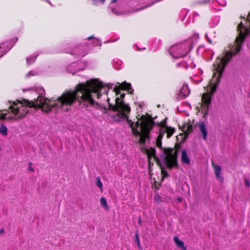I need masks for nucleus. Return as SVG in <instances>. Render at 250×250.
I'll list each match as a JSON object with an SVG mask.
<instances>
[{"label":"nucleus","instance_id":"nucleus-7","mask_svg":"<svg viewBox=\"0 0 250 250\" xmlns=\"http://www.w3.org/2000/svg\"><path fill=\"white\" fill-rule=\"evenodd\" d=\"M202 100L204 110L207 111L211 104L210 96L207 94H204Z\"/></svg>","mask_w":250,"mask_h":250},{"label":"nucleus","instance_id":"nucleus-10","mask_svg":"<svg viewBox=\"0 0 250 250\" xmlns=\"http://www.w3.org/2000/svg\"><path fill=\"white\" fill-rule=\"evenodd\" d=\"M199 127L202 134L203 139L206 140L207 139L208 131L204 123H200L199 125Z\"/></svg>","mask_w":250,"mask_h":250},{"label":"nucleus","instance_id":"nucleus-1","mask_svg":"<svg viewBox=\"0 0 250 250\" xmlns=\"http://www.w3.org/2000/svg\"><path fill=\"white\" fill-rule=\"evenodd\" d=\"M112 83H108L105 87L101 82L97 79L87 81L86 83L78 84L74 90L66 91L59 97L56 100H49L43 97L45 93L44 89L42 87L34 86L29 90H32L39 95L38 97L34 101L23 99L20 104L21 107L17 106L15 102H13V105H11V112L14 116H9L8 118L12 120H19L22 118L26 113L28 112L26 107H35L42 109V111L48 113L52 111L55 113L61 111L68 112L71 108L73 104L77 101L82 108L88 110L96 109L102 111L103 113L106 112V108L95 101V98H100L102 93L107 94L109 89H113L116 96L120 94V90H127L131 94L133 90L131 85L125 81L120 83H117V84L113 86Z\"/></svg>","mask_w":250,"mask_h":250},{"label":"nucleus","instance_id":"nucleus-24","mask_svg":"<svg viewBox=\"0 0 250 250\" xmlns=\"http://www.w3.org/2000/svg\"><path fill=\"white\" fill-rule=\"evenodd\" d=\"M244 181H245V186L249 188L250 186V182L249 179H248L247 178H245Z\"/></svg>","mask_w":250,"mask_h":250},{"label":"nucleus","instance_id":"nucleus-14","mask_svg":"<svg viewBox=\"0 0 250 250\" xmlns=\"http://www.w3.org/2000/svg\"><path fill=\"white\" fill-rule=\"evenodd\" d=\"M8 129L7 127L1 123L0 125V134L3 136H6L7 135Z\"/></svg>","mask_w":250,"mask_h":250},{"label":"nucleus","instance_id":"nucleus-25","mask_svg":"<svg viewBox=\"0 0 250 250\" xmlns=\"http://www.w3.org/2000/svg\"><path fill=\"white\" fill-rule=\"evenodd\" d=\"M218 3L222 6H225L227 4L226 1L224 0H220V1L218 2Z\"/></svg>","mask_w":250,"mask_h":250},{"label":"nucleus","instance_id":"nucleus-20","mask_svg":"<svg viewBox=\"0 0 250 250\" xmlns=\"http://www.w3.org/2000/svg\"><path fill=\"white\" fill-rule=\"evenodd\" d=\"M177 67L182 66L186 69H188V63L186 62H182L178 63L177 64Z\"/></svg>","mask_w":250,"mask_h":250},{"label":"nucleus","instance_id":"nucleus-18","mask_svg":"<svg viewBox=\"0 0 250 250\" xmlns=\"http://www.w3.org/2000/svg\"><path fill=\"white\" fill-rule=\"evenodd\" d=\"M96 186L102 190H103V184L101 181V179L100 177L98 176L96 178Z\"/></svg>","mask_w":250,"mask_h":250},{"label":"nucleus","instance_id":"nucleus-39","mask_svg":"<svg viewBox=\"0 0 250 250\" xmlns=\"http://www.w3.org/2000/svg\"><path fill=\"white\" fill-rule=\"evenodd\" d=\"M166 175H167V172H166Z\"/></svg>","mask_w":250,"mask_h":250},{"label":"nucleus","instance_id":"nucleus-13","mask_svg":"<svg viewBox=\"0 0 250 250\" xmlns=\"http://www.w3.org/2000/svg\"><path fill=\"white\" fill-rule=\"evenodd\" d=\"M38 55V54L35 53L34 54L26 58L27 64L29 65L34 62L36 61Z\"/></svg>","mask_w":250,"mask_h":250},{"label":"nucleus","instance_id":"nucleus-35","mask_svg":"<svg viewBox=\"0 0 250 250\" xmlns=\"http://www.w3.org/2000/svg\"><path fill=\"white\" fill-rule=\"evenodd\" d=\"M159 198V196H155V197H154V199H155V200H157V198Z\"/></svg>","mask_w":250,"mask_h":250},{"label":"nucleus","instance_id":"nucleus-29","mask_svg":"<svg viewBox=\"0 0 250 250\" xmlns=\"http://www.w3.org/2000/svg\"><path fill=\"white\" fill-rule=\"evenodd\" d=\"M3 232H4V229H0V234H2Z\"/></svg>","mask_w":250,"mask_h":250},{"label":"nucleus","instance_id":"nucleus-4","mask_svg":"<svg viewBox=\"0 0 250 250\" xmlns=\"http://www.w3.org/2000/svg\"><path fill=\"white\" fill-rule=\"evenodd\" d=\"M174 131V129L168 128L167 127L161 128L159 130V134L156 139L157 146L162 149V139L164 134L165 132H167V137L169 138L172 135ZM163 149L165 154L166 155L164 157V161L167 166L169 168L177 166V150L173 148H163Z\"/></svg>","mask_w":250,"mask_h":250},{"label":"nucleus","instance_id":"nucleus-34","mask_svg":"<svg viewBox=\"0 0 250 250\" xmlns=\"http://www.w3.org/2000/svg\"><path fill=\"white\" fill-rule=\"evenodd\" d=\"M208 42L209 43H211V41L210 39H208Z\"/></svg>","mask_w":250,"mask_h":250},{"label":"nucleus","instance_id":"nucleus-19","mask_svg":"<svg viewBox=\"0 0 250 250\" xmlns=\"http://www.w3.org/2000/svg\"><path fill=\"white\" fill-rule=\"evenodd\" d=\"M121 64L122 62L120 60L114 61L113 62L114 66L117 69H119L121 68Z\"/></svg>","mask_w":250,"mask_h":250},{"label":"nucleus","instance_id":"nucleus-17","mask_svg":"<svg viewBox=\"0 0 250 250\" xmlns=\"http://www.w3.org/2000/svg\"><path fill=\"white\" fill-rule=\"evenodd\" d=\"M100 201L101 206L104 208H105L107 209L108 208L105 198L103 197L101 198Z\"/></svg>","mask_w":250,"mask_h":250},{"label":"nucleus","instance_id":"nucleus-33","mask_svg":"<svg viewBox=\"0 0 250 250\" xmlns=\"http://www.w3.org/2000/svg\"><path fill=\"white\" fill-rule=\"evenodd\" d=\"M116 1H117V0H112L111 2H112V3H115Z\"/></svg>","mask_w":250,"mask_h":250},{"label":"nucleus","instance_id":"nucleus-12","mask_svg":"<svg viewBox=\"0 0 250 250\" xmlns=\"http://www.w3.org/2000/svg\"><path fill=\"white\" fill-rule=\"evenodd\" d=\"M173 240L176 246L179 248H181L182 250H187V248L184 246V242L181 241L178 237L175 236Z\"/></svg>","mask_w":250,"mask_h":250},{"label":"nucleus","instance_id":"nucleus-21","mask_svg":"<svg viewBox=\"0 0 250 250\" xmlns=\"http://www.w3.org/2000/svg\"><path fill=\"white\" fill-rule=\"evenodd\" d=\"M93 44L94 46L100 45L101 46L102 44V42L98 39L94 38V41L93 42Z\"/></svg>","mask_w":250,"mask_h":250},{"label":"nucleus","instance_id":"nucleus-28","mask_svg":"<svg viewBox=\"0 0 250 250\" xmlns=\"http://www.w3.org/2000/svg\"><path fill=\"white\" fill-rule=\"evenodd\" d=\"M33 71H30V72L27 74V76L28 77H29V76H33V75H34V74H33Z\"/></svg>","mask_w":250,"mask_h":250},{"label":"nucleus","instance_id":"nucleus-36","mask_svg":"<svg viewBox=\"0 0 250 250\" xmlns=\"http://www.w3.org/2000/svg\"><path fill=\"white\" fill-rule=\"evenodd\" d=\"M112 11L113 13H115L114 10L113 9H112Z\"/></svg>","mask_w":250,"mask_h":250},{"label":"nucleus","instance_id":"nucleus-5","mask_svg":"<svg viewBox=\"0 0 250 250\" xmlns=\"http://www.w3.org/2000/svg\"><path fill=\"white\" fill-rule=\"evenodd\" d=\"M191 49V43L186 42L171 46L169 52L173 58L178 59L185 57Z\"/></svg>","mask_w":250,"mask_h":250},{"label":"nucleus","instance_id":"nucleus-37","mask_svg":"<svg viewBox=\"0 0 250 250\" xmlns=\"http://www.w3.org/2000/svg\"><path fill=\"white\" fill-rule=\"evenodd\" d=\"M249 97H250V92L249 93Z\"/></svg>","mask_w":250,"mask_h":250},{"label":"nucleus","instance_id":"nucleus-31","mask_svg":"<svg viewBox=\"0 0 250 250\" xmlns=\"http://www.w3.org/2000/svg\"><path fill=\"white\" fill-rule=\"evenodd\" d=\"M29 170H30L31 171H34V169L32 167H30L29 168Z\"/></svg>","mask_w":250,"mask_h":250},{"label":"nucleus","instance_id":"nucleus-26","mask_svg":"<svg viewBox=\"0 0 250 250\" xmlns=\"http://www.w3.org/2000/svg\"><path fill=\"white\" fill-rule=\"evenodd\" d=\"M188 130L189 132H192V125H188Z\"/></svg>","mask_w":250,"mask_h":250},{"label":"nucleus","instance_id":"nucleus-9","mask_svg":"<svg viewBox=\"0 0 250 250\" xmlns=\"http://www.w3.org/2000/svg\"><path fill=\"white\" fill-rule=\"evenodd\" d=\"M9 42H6L0 44V58L11 48L12 46L9 47Z\"/></svg>","mask_w":250,"mask_h":250},{"label":"nucleus","instance_id":"nucleus-22","mask_svg":"<svg viewBox=\"0 0 250 250\" xmlns=\"http://www.w3.org/2000/svg\"><path fill=\"white\" fill-rule=\"evenodd\" d=\"M135 237V242L137 243L138 246L139 247H140V246H141V244H140V240H139V234H138V232H137L136 233Z\"/></svg>","mask_w":250,"mask_h":250},{"label":"nucleus","instance_id":"nucleus-2","mask_svg":"<svg viewBox=\"0 0 250 250\" xmlns=\"http://www.w3.org/2000/svg\"><path fill=\"white\" fill-rule=\"evenodd\" d=\"M125 96V94L123 93L121 94L120 96L117 97L115 104L109 103L110 109L116 112L115 115H112L113 120L116 122L126 121L135 137L136 142L141 145H145L146 140L149 138V133L152 129L154 122L152 119H146L143 117L144 119L142 124H140L139 122L137 121L135 125L134 123L128 119L130 107L124 102L123 99Z\"/></svg>","mask_w":250,"mask_h":250},{"label":"nucleus","instance_id":"nucleus-23","mask_svg":"<svg viewBox=\"0 0 250 250\" xmlns=\"http://www.w3.org/2000/svg\"><path fill=\"white\" fill-rule=\"evenodd\" d=\"M105 0H92V3L94 5H97L100 3L103 4Z\"/></svg>","mask_w":250,"mask_h":250},{"label":"nucleus","instance_id":"nucleus-15","mask_svg":"<svg viewBox=\"0 0 250 250\" xmlns=\"http://www.w3.org/2000/svg\"><path fill=\"white\" fill-rule=\"evenodd\" d=\"M146 153L149 157H154L156 153V150L154 148L150 147L146 149Z\"/></svg>","mask_w":250,"mask_h":250},{"label":"nucleus","instance_id":"nucleus-27","mask_svg":"<svg viewBox=\"0 0 250 250\" xmlns=\"http://www.w3.org/2000/svg\"><path fill=\"white\" fill-rule=\"evenodd\" d=\"M138 223L140 226L142 224V219L141 217H139L138 218Z\"/></svg>","mask_w":250,"mask_h":250},{"label":"nucleus","instance_id":"nucleus-16","mask_svg":"<svg viewBox=\"0 0 250 250\" xmlns=\"http://www.w3.org/2000/svg\"><path fill=\"white\" fill-rule=\"evenodd\" d=\"M75 63H72L71 65L69 66L67 68V71L68 73H71L72 75H75L76 73V71L73 70V68L75 67L76 66Z\"/></svg>","mask_w":250,"mask_h":250},{"label":"nucleus","instance_id":"nucleus-38","mask_svg":"<svg viewBox=\"0 0 250 250\" xmlns=\"http://www.w3.org/2000/svg\"><path fill=\"white\" fill-rule=\"evenodd\" d=\"M109 98H108L107 99V101H108V103H109Z\"/></svg>","mask_w":250,"mask_h":250},{"label":"nucleus","instance_id":"nucleus-30","mask_svg":"<svg viewBox=\"0 0 250 250\" xmlns=\"http://www.w3.org/2000/svg\"><path fill=\"white\" fill-rule=\"evenodd\" d=\"M94 39V37H93V36H90V37H88V38H87V40H91V39Z\"/></svg>","mask_w":250,"mask_h":250},{"label":"nucleus","instance_id":"nucleus-6","mask_svg":"<svg viewBox=\"0 0 250 250\" xmlns=\"http://www.w3.org/2000/svg\"><path fill=\"white\" fill-rule=\"evenodd\" d=\"M190 93V90L188 88V85L184 84L181 88L179 94V100H182L187 98Z\"/></svg>","mask_w":250,"mask_h":250},{"label":"nucleus","instance_id":"nucleus-40","mask_svg":"<svg viewBox=\"0 0 250 250\" xmlns=\"http://www.w3.org/2000/svg\"><path fill=\"white\" fill-rule=\"evenodd\" d=\"M161 126V125L160 124H159V126Z\"/></svg>","mask_w":250,"mask_h":250},{"label":"nucleus","instance_id":"nucleus-32","mask_svg":"<svg viewBox=\"0 0 250 250\" xmlns=\"http://www.w3.org/2000/svg\"><path fill=\"white\" fill-rule=\"evenodd\" d=\"M177 200L178 201V202H182V199L181 198H177Z\"/></svg>","mask_w":250,"mask_h":250},{"label":"nucleus","instance_id":"nucleus-3","mask_svg":"<svg viewBox=\"0 0 250 250\" xmlns=\"http://www.w3.org/2000/svg\"><path fill=\"white\" fill-rule=\"evenodd\" d=\"M238 30L239 31V35L236 38L235 44H230L229 46L230 50L225 51L223 57L218 58L214 64V69L218 73L219 78L225 69V66L231 60L232 56L240 51L242 43L245 39L246 34H248L249 32V29L245 27L242 22L238 26Z\"/></svg>","mask_w":250,"mask_h":250},{"label":"nucleus","instance_id":"nucleus-8","mask_svg":"<svg viewBox=\"0 0 250 250\" xmlns=\"http://www.w3.org/2000/svg\"><path fill=\"white\" fill-rule=\"evenodd\" d=\"M211 164L213 168L216 177L221 181H223V178L220 176L222 170L221 167L219 165H215L213 162H212Z\"/></svg>","mask_w":250,"mask_h":250},{"label":"nucleus","instance_id":"nucleus-11","mask_svg":"<svg viewBox=\"0 0 250 250\" xmlns=\"http://www.w3.org/2000/svg\"><path fill=\"white\" fill-rule=\"evenodd\" d=\"M181 160L183 164L186 165H189L190 164V159L186 150H184L182 152Z\"/></svg>","mask_w":250,"mask_h":250}]
</instances>
